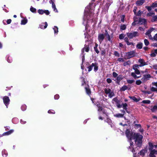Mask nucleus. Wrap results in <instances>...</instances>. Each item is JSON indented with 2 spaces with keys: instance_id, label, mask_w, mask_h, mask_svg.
Returning a JSON list of instances; mask_svg holds the SVG:
<instances>
[{
  "instance_id": "nucleus-53",
  "label": "nucleus",
  "mask_w": 157,
  "mask_h": 157,
  "mask_svg": "<svg viewBox=\"0 0 157 157\" xmlns=\"http://www.w3.org/2000/svg\"><path fill=\"white\" fill-rule=\"evenodd\" d=\"M152 46L153 47H157V43H154L152 44Z\"/></svg>"
},
{
  "instance_id": "nucleus-58",
  "label": "nucleus",
  "mask_w": 157,
  "mask_h": 157,
  "mask_svg": "<svg viewBox=\"0 0 157 157\" xmlns=\"http://www.w3.org/2000/svg\"><path fill=\"white\" fill-rule=\"evenodd\" d=\"M107 39H108V40H109V41H110V36H109V34H108L107 35Z\"/></svg>"
},
{
  "instance_id": "nucleus-24",
  "label": "nucleus",
  "mask_w": 157,
  "mask_h": 157,
  "mask_svg": "<svg viewBox=\"0 0 157 157\" xmlns=\"http://www.w3.org/2000/svg\"><path fill=\"white\" fill-rule=\"evenodd\" d=\"M127 88L128 87L126 86H124L121 88V90L122 91H124L127 90Z\"/></svg>"
},
{
  "instance_id": "nucleus-9",
  "label": "nucleus",
  "mask_w": 157,
  "mask_h": 157,
  "mask_svg": "<svg viewBox=\"0 0 157 157\" xmlns=\"http://www.w3.org/2000/svg\"><path fill=\"white\" fill-rule=\"evenodd\" d=\"M153 86H154L157 87V82H154L152 83ZM151 90L152 91L157 92V88L152 87L151 88Z\"/></svg>"
},
{
  "instance_id": "nucleus-25",
  "label": "nucleus",
  "mask_w": 157,
  "mask_h": 157,
  "mask_svg": "<svg viewBox=\"0 0 157 157\" xmlns=\"http://www.w3.org/2000/svg\"><path fill=\"white\" fill-rule=\"evenodd\" d=\"M126 28V26L125 25H122L121 26V29L122 30H124Z\"/></svg>"
},
{
  "instance_id": "nucleus-36",
  "label": "nucleus",
  "mask_w": 157,
  "mask_h": 157,
  "mask_svg": "<svg viewBox=\"0 0 157 157\" xmlns=\"http://www.w3.org/2000/svg\"><path fill=\"white\" fill-rule=\"evenodd\" d=\"M142 82L140 80H137L136 82V84L137 85H139Z\"/></svg>"
},
{
  "instance_id": "nucleus-49",
  "label": "nucleus",
  "mask_w": 157,
  "mask_h": 157,
  "mask_svg": "<svg viewBox=\"0 0 157 157\" xmlns=\"http://www.w3.org/2000/svg\"><path fill=\"white\" fill-rule=\"evenodd\" d=\"M129 61H127V62H124V63H123V65L124 66H126L128 65L129 64Z\"/></svg>"
},
{
  "instance_id": "nucleus-37",
  "label": "nucleus",
  "mask_w": 157,
  "mask_h": 157,
  "mask_svg": "<svg viewBox=\"0 0 157 157\" xmlns=\"http://www.w3.org/2000/svg\"><path fill=\"white\" fill-rule=\"evenodd\" d=\"M27 23V21L24 20H22L21 21V24L25 25Z\"/></svg>"
},
{
  "instance_id": "nucleus-35",
  "label": "nucleus",
  "mask_w": 157,
  "mask_h": 157,
  "mask_svg": "<svg viewBox=\"0 0 157 157\" xmlns=\"http://www.w3.org/2000/svg\"><path fill=\"white\" fill-rule=\"evenodd\" d=\"M151 6L153 7H157V2H155V3H153L151 5Z\"/></svg>"
},
{
  "instance_id": "nucleus-64",
  "label": "nucleus",
  "mask_w": 157,
  "mask_h": 157,
  "mask_svg": "<svg viewBox=\"0 0 157 157\" xmlns=\"http://www.w3.org/2000/svg\"><path fill=\"white\" fill-rule=\"evenodd\" d=\"M154 29H155L154 28H151L149 30L151 31V32L152 31H153Z\"/></svg>"
},
{
  "instance_id": "nucleus-57",
  "label": "nucleus",
  "mask_w": 157,
  "mask_h": 157,
  "mask_svg": "<svg viewBox=\"0 0 157 157\" xmlns=\"http://www.w3.org/2000/svg\"><path fill=\"white\" fill-rule=\"evenodd\" d=\"M59 96L58 95H56L55 96L54 98H55L56 99H58L59 98Z\"/></svg>"
},
{
  "instance_id": "nucleus-29",
  "label": "nucleus",
  "mask_w": 157,
  "mask_h": 157,
  "mask_svg": "<svg viewBox=\"0 0 157 157\" xmlns=\"http://www.w3.org/2000/svg\"><path fill=\"white\" fill-rule=\"evenodd\" d=\"M97 106L98 107V111H101L102 110V107L101 106H100L98 104H97Z\"/></svg>"
},
{
  "instance_id": "nucleus-18",
  "label": "nucleus",
  "mask_w": 157,
  "mask_h": 157,
  "mask_svg": "<svg viewBox=\"0 0 157 157\" xmlns=\"http://www.w3.org/2000/svg\"><path fill=\"white\" fill-rule=\"evenodd\" d=\"M122 107H123V108L126 110L127 109V104L126 103H123L121 105Z\"/></svg>"
},
{
  "instance_id": "nucleus-31",
  "label": "nucleus",
  "mask_w": 157,
  "mask_h": 157,
  "mask_svg": "<svg viewBox=\"0 0 157 157\" xmlns=\"http://www.w3.org/2000/svg\"><path fill=\"white\" fill-rule=\"evenodd\" d=\"M53 29L54 30L55 33H57L58 32V29L57 27L55 26Z\"/></svg>"
},
{
  "instance_id": "nucleus-61",
  "label": "nucleus",
  "mask_w": 157,
  "mask_h": 157,
  "mask_svg": "<svg viewBox=\"0 0 157 157\" xmlns=\"http://www.w3.org/2000/svg\"><path fill=\"white\" fill-rule=\"evenodd\" d=\"M92 67H93V66H92V65L91 66L89 67V71L91 70Z\"/></svg>"
},
{
  "instance_id": "nucleus-50",
  "label": "nucleus",
  "mask_w": 157,
  "mask_h": 157,
  "mask_svg": "<svg viewBox=\"0 0 157 157\" xmlns=\"http://www.w3.org/2000/svg\"><path fill=\"white\" fill-rule=\"evenodd\" d=\"M94 49L95 51L98 54L99 53V51L97 49V48H96V47H94Z\"/></svg>"
},
{
  "instance_id": "nucleus-16",
  "label": "nucleus",
  "mask_w": 157,
  "mask_h": 157,
  "mask_svg": "<svg viewBox=\"0 0 157 157\" xmlns=\"http://www.w3.org/2000/svg\"><path fill=\"white\" fill-rule=\"evenodd\" d=\"M124 114L120 113L116 114L114 115V116L117 117H123Z\"/></svg>"
},
{
  "instance_id": "nucleus-20",
  "label": "nucleus",
  "mask_w": 157,
  "mask_h": 157,
  "mask_svg": "<svg viewBox=\"0 0 157 157\" xmlns=\"http://www.w3.org/2000/svg\"><path fill=\"white\" fill-rule=\"evenodd\" d=\"M13 130H11L7 132H6L3 134L5 135H9L12 133L13 132Z\"/></svg>"
},
{
  "instance_id": "nucleus-10",
  "label": "nucleus",
  "mask_w": 157,
  "mask_h": 157,
  "mask_svg": "<svg viewBox=\"0 0 157 157\" xmlns=\"http://www.w3.org/2000/svg\"><path fill=\"white\" fill-rule=\"evenodd\" d=\"M150 77L151 76L150 75H146L144 76V77L142 78L141 80L143 82H144Z\"/></svg>"
},
{
  "instance_id": "nucleus-60",
  "label": "nucleus",
  "mask_w": 157,
  "mask_h": 157,
  "mask_svg": "<svg viewBox=\"0 0 157 157\" xmlns=\"http://www.w3.org/2000/svg\"><path fill=\"white\" fill-rule=\"evenodd\" d=\"M153 67L155 69H157V65H155L153 66Z\"/></svg>"
},
{
  "instance_id": "nucleus-11",
  "label": "nucleus",
  "mask_w": 157,
  "mask_h": 157,
  "mask_svg": "<svg viewBox=\"0 0 157 157\" xmlns=\"http://www.w3.org/2000/svg\"><path fill=\"white\" fill-rule=\"evenodd\" d=\"M104 38V36L103 34H99L98 36V39L100 43L103 41Z\"/></svg>"
},
{
  "instance_id": "nucleus-3",
  "label": "nucleus",
  "mask_w": 157,
  "mask_h": 157,
  "mask_svg": "<svg viewBox=\"0 0 157 157\" xmlns=\"http://www.w3.org/2000/svg\"><path fill=\"white\" fill-rule=\"evenodd\" d=\"M112 102L113 104L115 103L118 108H120L122 107V105L121 104L120 101L118 99L117 97L113 99Z\"/></svg>"
},
{
  "instance_id": "nucleus-1",
  "label": "nucleus",
  "mask_w": 157,
  "mask_h": 157,
  "mask_svg": "<svg viewBox=\"0 0 157 157\" xmlns=\"http://www.w3.org/2000/svg\"><path fill=\"white\" fill-rule=\"evenodd\" d=\"M127 137L130 140L132 139H135V143L138 146H140L142 143V136L138 133H131L127 129L125 132Z\"/></svg>"
},
{
  "instance_id": "nucleus-40",
  "label": "nucleus",
  "mask_w": 157,
  "mask_h": 157,
  "mask_svg": "<svg viewBox=\"0 0 157 157\" xmlns=\"http://www.w3.org/2000/svg\"><path fill=\"white\" fill-rule=\"evenodd\" d=\"M114 55L116 56H117V57H119V53L117 52H116V51L114 52Z\"/></svg>"
},
{
  "instance_id": "nucleus-43",
  "label": "nucleus",
  "mask_w": 157,
  "mask_h": 157,
  "mask_svg": "<svg viewBox=\"0 0 157 157\" xmlns=\"http://www.w3.org/2000/svg\"><path fill=\"white\" fill-rule=\"evenodd\" d=\"M117 60L119 62H124V59L122 58H119Z\"/></svg>"
},
{
  "instance_id": "nucleus-2",
  "label": "nucleus",
  "mask_w": 157,
  "mask_h": 157,
  "mask_svg": "<svg viewBox=\"0 0 157 157\" xmlns=\"http://www.w3.org/2000/svg\"><path fill=\"white\" fill-rule=\"evenodd\" d=\"M148 149L149 151V157H156V155H157V150L153 149L154 147L157 148V144L154 145L153 143L149 142L148 143Z\"/></svg>"
},
{
  "instance_id": "nucleus-14",
  "label": "nucleus",
  "mask_w": 157,
  "mask_h": 157,
  "mask_svg": "<svg viewBox=\"0 0 157 157\" xmlns=\"http://www.w3.org/2000/svg\"><path fill=\"white\" fill-rule=\"evenodd\" d=\"M144 0H140L136 2V4L138 6L142 5L144 2Z\"/></svg>"
},
{
  "instance_id": "nucleus-52",
  "label": "nucleus",
  "mask_w": 157,
  "mask_h": 157,
  "mask_svg": "<svg viewBox=\"0 0 157 157\" xmlns=\"http://www.w3.org/2000/svg\"><path fill=\"white\" fill-rule=\"evenodd\" d=\"M107 82L109 83H110L112 82V80L110 78H108L107 79Z\"/></svg>"
},
{
  "instance_id": "nucleus-5",
  "label": "nucleus",
  "mask_w": 157,
  "mask_h": 157,
  "mask_svg": "<svg viewBox=\"0 0 157 157\" xmlns=\"http://www.w3.org/2000/svg\"><path fill=\"white\" fill-rule=\"evenodd\" d=\"M127 36L129 38H132L133 37L138 36V33L137 32H135L132 33H128Z\"/></svg>"
},
{
  "instance_id": "nucleus-19",
  "label": "nucleus",
  "mask_w": 157,
  "mask_h": 157,
  "mask_svg": "<svg viewBox=\"0 0 157 157\" xmlns=\"http://www.w3.org/2000/svg\"><path fill=\"white\" fill-rule=\"evenodd\" d=\"M143 44L142 43H139L137 44L136 45V47L139 49H141L142 47Z\"/></svg>"
},
{
  "instance_id": "nucleus-38",
  "label": "nucleus",
  "mask_w": 157,
  "mask_h": 157,
  "mask_svg": "<svg viewBox=\"0 0 157 157\" xmlns=\"http://www.w3.org/2000/svg\"><path fill=\"white\" fill-rule=\"evenodd\" d=\"M124 37V36L123 34H121L119 35V38L120 39H123Z\"/></svg>"
},
{
  "instance_id": "nucleus-63",
  "label": "nucleus",
  "mask_w": 157,
  "mask_h": 157,
  "mask_svg": "<svg viewBox=\"0 0 157 157\" xmlns=\"http://www.w3.org/2000/svg\"><path fill=\"white\" fill-rule=\"evenodd\" d=\"M127 44L128 45H130L132 44V43L131 42H129L128 41L126 42Z\"/></svg>"
},
{
  "instance_id": "nucleus-23",
  "label": "nucleus",
  "mask_w": 157,
  "mask_h": 157,
  "mask_svg": "<svg viewBox=\"0 0 157 157\" xmlns=\"http://www.w3.org/2000/svg\"><path fill=\"white\" fill-rule=\"evenodd\" d=\"M52 8L54 9V10L55 11L56 10V11L57 12V10L56 7V5L53 2H52Z\"/></svg>"
},
{
  "instance_id": "nucleus-13",
  "label": "nucleus",
  "mask_w": 157,
  "mask_h": 157,
  "mask_svg": "<svg viewBox=\"0 0 157 157\" xmlns=\"http://www.w3.org/2000/svg\"><path fill=\"white\" fill-rule=\"evenodd\" d=\"M146 22V21L144 19L140 18L139 19V23L140 24H144Z\"/></svg>"
},
{
  "instance_id": "nucleus-4",
  "label": "nucleus",
  "mask_w": 157,
  "mask_h": 157,
  "mask_svg": "<svg viewBox=\"0 0 157 157\" xmlns=\"http://www.w3.org/2000/svg\"><path fill=\"white\" fill-rule=\"evenodd\" d=\"M105 92L106 94H109L108 96L111 98L114 95V94L113 91H112L109 89H105Z\"/></svg>"
},
{
  "instance_id": "nucleus-22",
  "label": "nucleus",
  "mask_w": 157,
  "mask_h": 157,
  "mask_svg": "<svg viewBox=\"0 0 157 157\" xmlns=\"http://www.w3.org/2000/svg\"><path fill=\"white\" fill-rule=\"evenodd\" d=\"M131 75L135 79H136L137 78H139L140 77V76H137L134 72L131 73Z\"/></svg>"
},
{
  "instance_id": "nucleus-17",
  "label": "nucleus",
  "mask_w": 157,
  "mask_h": 157,
  "mask_svg": "<svg viewBox=\"0 0 157 157\" xmlns=\"http://www.w3.org/2000/svg\"><path fill=\"white\" fill-rule=\"evenodd\" d=\"M157 109V104L154 105L151 109V110L153 112L155 111Z\"/></svg>"
},
{
  "instance_id": "nucleus-8",
  "label": "nucleus",
  "mask_w": 157,
  "mask_h": 157,
  "mask_svg": "<svg viewBox=\"0 0 157 157\" xmlns=\"http://www.w3.org/2000/svg\"><path fill=\"white\" fill-rule=\"evenodd\" d=\"M88 10L87 8H86L84 12V15L83 17V20L84 21L85 20H88Z\"/></svg>"
},
{
  "instance_id": "nucleus-15",
  "label": "nucleus",
  "mask_w": 157,
  "mask_h": 157,
  "mask_svg": "<svg viewBox=\"0 0 157 157\" xmlns=\"http://www.w3.org/2000/svg\"><path fill=\"white\" fill-rule=\"evenodd\" d=\"M146 150L144 149H143L141 150L140 152L139 153L140 155L142 156H144L145 155V153L146 152Z\"/></svg>"
},
{
  "instance_id": "nucleus-26",
  "label": "nucleus",
  "mask_w": 157,
  "mask_h": 157,
  "mask_svg": "<svg viewBox=\"0 0 157 157\" xmlns=\"http://www.w3.org/2000/svg\"><path fill=\"white\" fill-rule=\"evenodd\" d=\"M127 81L128 83L130 84L132 83L134 81L133 79H127Z\"/></svg>"
},
{
  "instance_id": "nucleus-45",
  "label": "nucleus",
  "mask_w": 157,
  "mask_h": 157,
  "mask_svg": "<svg viewBox=\"0 0 157 157\" xmlns=\"http://www.w3.org/2000/svg\"><path fill=\"white\" fill-rule=\"evenodd\" d=\"M113 75L114 77H116L117 76L118 74L116 72H113Z\"/></svg>"
},
{
  "instance_id": "nucleus-46",
  "label": "nucleus",
  "mask_w": 157,
  "mask_h": 157,
  "mask_svg": "<svg viewBox=\"0 0 157 157\" xmlns=\"http://www.w3.org/2000/svg\"><path fill=\"white\" fill-rule=\"evenodd\" d=\"M44 13H45L47 15H48L50 13L48 10H44Z\"/></svg>"
},
{
  "instance_id": "nucleus-47",
  "label": "nucleus",
  "mask_w": 157,
  "mask_h": 157,
  "mask_svg": "<svg viewBox=\"0 0 157 157\" xmlns=\"http://www.w3.org/2000/svg\"><path fill=\"white\" fill-rule=\"evenodd\" d=\"M154 40L157 41V33L154 36Z\"/></svg>"
},
{
  "instance_id": "nucleus-21",
  "label": "nucleus",
  "mask_w": 157,
  "mask_h": 157,
  "mask_svg": "<svg viewBox=\"0 0 157 157\" xmlns=\"http://www.w3.org/2000/svg\"><path fill=\"white\" fill-rule=\"evenodd\" d=\"M129 98L131 99H132L134 101H138V99L135 97L134 96H129Z\"/></svg>"
},
{
  "instance_id": "nucleus-28",
  "label": "nucleus",
  "mask_w": 157,
  "mask_h": 157,
  "mask_svg": "<svg viewBox=\"0 0 157 157\" xmlns=\"http://www.w3.org/2000/svg\"><path fill=\"white\" fill-rule=\"evenodd\" d=\"M38 12L40 14H42L44 13V10H39L38 11Z\"/></svg>"
},
{
  "instance_id": "nucleus-12",
  "label": "nucleus",
  "mask_w": 157,
  "mask_h": 157,
  "mask_svg": "<svg viewBox=\"0 0 157 157\" xmlns=\"http://www.w3.org/2000/svg\"><path fill=\"white\" fill-rule=\"evenodd\" d=\"M126 55L128 58H130L134 56V52H128L126 54Z\"/></svg>"
},
{
  "instance_id": "nucleus-54",
  "label": "nucleus",
  "mask_w": 157,
  "mask_h": 157,
  "mask_svg": "<svg viewBox=\"0 0 157 157\" xmlns=\"http://www.w3.org/2000/svg\"><path fill=\"white\" fill-rule=\"evenodd\" d=\"M153 14L152 13H148L147 15V16H150L152 15Z\"/></svg>"
},
{
  "instance_id": "nucleus-55",
  "label": "nucleus",
  "mask_w": 157,
  "mask_h": 157,
  "mask_svg": "<svg viewBox=\"0 0 157 157\" xmlns=\"http://www.w3.org/2000/svg\"><path fill=\"white\" fill-rule=\"evenodd\" d=\"M11 21V20L10 19H8L7 21V23L8 24L10 23Z\"/></svg>"
},
{
  "instance_id": "nucleus-32",
  "label": "nucleus",
  "mask_w": 157,
  "mask_h": 157,
  "mask_svg": "<svg viewBox=\"0 0 157 157\" xmlns=\"http://www.w3.org/2000/svg\"><path fill=\"white\" fill-rule=\"evenodd\" d=\"M30 10L32 12H35L36 11V9L33 7H31L30 8Z\"/></svg>"
},
{
  "instance_id": "nucleus-39",
  "label": "nucleus",
  "mask_w": 157,
  "mask_h": 157,
  "mask_svg": "<svg viewBox=\"0 0 157 157\" xmlns=\"http://www.w3.org/2000/svg\"><path fill=\"white\" fill-rule=\"evenodd\" d=\"M152 7H152L151 6H147L146 7V8L147 9V10H148V11H150L151 10Z\"/></svg>"
},
{
  "instance_id": "nucleus-34",
  "label": "nucleus",
  "mask_w": 157,
  "mask_h": 157,
  "mask_svg": "<svg viewBox=\"0 0 157 157\" xmlns=\"http://www.w3.org/2000/svg\"><path fill=\"white\" fill-rule=\"evenodd\" d=\"M142 13V12H141L140 10L138 11L137 13H136V15L139 16L141 15Z\"/></svg>"
},
{
  "instance_id": "nucleus-51",
  "label": "nucleus",
  "mask_w": 157,
  "mask_h": 157,
  "mask_svg": "<svg viewBox=\"0 0 157 157\" xmlns=\"http://www.w3.org/2000/svg\"><path fill=\"white\" fill-rule=\"evenodd\" d=\"M151 33V31L150 30H148L146 33V34L147 35H149L150 34V33Z\"/></svg>"
},
{
  "instance_id": "nucleus-33",
  "label": "nucleus",
  "mask_w": 157,
  "mask_h": 157,
  "mask_svg": "<svg viewBox=\"0 0 157 157\" xmlns=\"http://www.w3.org/2000/svg\"><path fill=\"white\" fill-rule=\"evenodd\" d=\"M150 102V101L149 100H144L142 101V103H147V104H149Z\"/></svg>"
},
{
  "instance_id": "nucleus-62",
  "label": "nucleus",
  "mask_w": 157,
  "mask_h": 157,
  "mask_svg": "<svg viewBox=\"0 0 157 157\" xmlns=\"http://www.w3.org/2000/svg\"><path fill=\"white\" fill-rule=\"evenodd\" d=\"M124 41L126 42H127V41H128V38L127 37H125L124 38Z\"/></svg>"
},
{
  "instance_id": "nucleus-44",
  "label": "nucleus",
  "mask_w": 157,
  "mask_h": 157,
  "mask_svg": "<svg viewBox=\"0 0 157 157\" xmlns=\"http://www.w3.org/2000/svg\"><path fill=\"white\" fill-rule=\"evenodd\" d=\"M148 36L150 39L151 40H154V37H152L151 35V34L149 35Z\"/></svg>"
},
{
  "instance_id": "nucleus-6",
  "label": "nucleus",
  "mask_w": 157,
  "mask_h": 157,
  "mask_svg": "<svg viewBox=\"0 0 157 157\" xmlns=\"http://www.w3.org/2000/svg\"><path fill=\"white\" fill-rule=\"evenodd\" d=\"M3 100L5 104L7 106L10 101L9 98L8 96H5L3 97Z\"/></svg>"
},
{
  "instance_id": "nucleus-7",
  "label": "nucleus",
  "mask_w": 157,
  "mask_h": 157,
  "mask_svg": "<svg viewBox=\"0 0 157 157\" xmlns=\"http://www.w3.org/2000/svg\"><path fill=\"white\" fill-rule=\"evenodd\" d=\"M139 68V66L137 64H135L133 66V68L135 70V72L137 75H139L140 72L138 68Z\"/></svg>"
},
{
  "instance_id": "nucleus-56",
  "label": "nucleus",
  "mask_w": 157,
  "mask_h": 157,
  "mask_svg": "<svg viewBox=\"0 0 157 157\" xmlns=\"http://www.w3.org/2000/svg\"><path fill=\"white\" fill-rule=\"evenodd\" d=\"M122 79V78L120 76H118L117 78V80H121Z\"/></svg>"
},
{
  "instance_id": "nucleus-48",
  "label": "nucleus",
  "mask_w": 157,
  "mask_h": 157,
  "mask_svg": "<svg viewBox=\"0 0 157 157\" xmlns=\"http://www.w3.org/2000/svg\"><path fill=\"white\" fill-rule=\"evenodd\" d=\"M85 50V51L86 52H88V48L87 47V48H83V50L82 51V52H83Z\"/></svg>"
},
{
  "instance_id": "nucleus-59",
  "label": "nucleus",
  "mask_w": 157,
  "mask_h": 157,
  "mask_svg": "<svg viewBox=\"0 0 157 157\" xmlns=\"http://www.w3.org/2000/svg\"><path fill=\"white\" fill-rule=\"evenodd\" d=\"M155 53H152L151 55V56H152V57H154V56H155Z\"/></svg>"
},
{
  "instance_id": "nucleus-42",
  "label": "nucleus",
  "mask_w": 157,
  "mask_h": 157,
  "mask_svg": "<svg viewBox=\"0 0 157 157\" xmlns=\"http://www.w3.org/2000/svg\"><path fill=\"white\" fill-rule=\"evenodd\" d=\"M139 62H140L142 64V66H143L145 65L144 62H143V60L142 59H140Z\"/></svg>"
},
{
  "instance_id": "nucleus-41",
  "label": "nucleus",
  "mask_w": 157,
  "mask_h": 157,
  "mask_svg": "<svg viewBox=\"0 0 157 157\" xmlns=\"http://www.w3.org/2000/svg\"><path fill=\"white\" fill-rule=\"evenodd\" d=\"M137 9V8L136 7H135L134 8V10H133V11L134 13V14L136 15V10Z\"/></svg>"
},
{
  "instance_id": "nucleus-27",
  "label": "nucleus",
  "mask_w": 157,
  "mask_h": 157,
  "mask_svg": "<svg viewBox=\"0 0 157 157\" xmlns=\"http://www.w3.org/2000/svg\"><path fill=\"white\" fill-rule=\"evenodd\" d=\"M144 43L147 46L148 45H149V42L147 39H145L144 40Z\"/></svg>"
},
{
  "instance_id": "nucleus-30",
  "label": "nucleus",
  "mask_w": 157,
  "mask_h": 157,
  "mask_svg": "<svg viewBox=\"0 0 157 157\" xmlns=\"http://www.w3.org/2000/svg\"><path fill=\"white\" fill-rule=\"evenodd\" d=\"M92 65L94 67V69L95 71H96L98 69V67L97 66L95 65L94 64L92 63Z\"/></svg>"
}]
</instances>
